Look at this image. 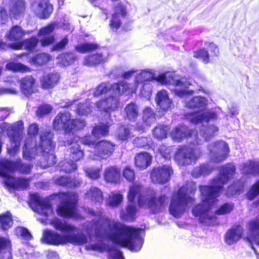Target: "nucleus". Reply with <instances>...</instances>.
<instances>
[{
  "mask_svg": "<svg viewBox=\"0 0 259 259\" xmlns=\"http://www.w3.org/2000/svg\"><path fill=\"white\" fill-rule=\"evenodd\" d=\"M89 212L92 215L100 217L99 220L94 223L96 235L107 234L113 243L122 247H127L131 250L141 247L143 240L139 230L126 226L107 217H101V211L96 212L91 210Z\"/></svg>",
  "mask_w": 259,
  "mask_h": 259,
  "instance_id": "obj_1",
  "label": "nucleus"
},
{
  "mask_svg": "<svg viewBox=\"0 0 259 259\" xmlns=\"http://www.w3.org/2000/svg\"><path fill=\"white\" fill-rule=\"evenodd\" d=\"M236 172V167L231 163L221 166L219 176L211 181L212 185H199L201 201L192 209V213L198 217L200 222L203 223L209 220L208 212L218 202L217 198L220 192L224 189V185L227 183Z\"/></svg>",
  "mask_w": 259,
  "mask_h": 259,
  "instance_id": "obj_2",
  "label": "nucleus"
},
{
  "mask_svg": "<svg viewBox=\"0 0 259 259\" xmlns=\"http://www.w3.org/2000/svg\"><path fill=\"white\" fill-rule=\"evenodd\" d=\"M50 225L56 230L60 231L63 235L51 230H46L44 233V241L49 245L58 246L71 243L81 245L88 241L85 235L82 233H75L77 228L74 225L58 218L52 219Z\"/></svg>",
  "mask_w": 259,
  "mask_h": 259,
  "instance_id": "obj_3",
  "label": "nucleus"
},
{
  "mask_svg": "<svg viewBox=\"0 0 259 259\" xmlns=\"http://www.w3.org/2000/svg\"><path fill=\"white\" fill-rule=\"evenodd\" d=\"M60 204L56 211L57 214L64 218H77L78 196L73 191L60 192L57 194Z\"/></svg>",
  "mask_w": 259,
  "mask_h": 259,
  "instance_id": "obj_4",
  "label": "nucleus"
},
{
  "mask_svg": "<svg viewBox=\"0 0 259 259\" xmlns=\"http://www.w3.org/2000/svg\"><path fill=\"white\" fill-rule=\"evenodd\" d=\"M206 104V100L203 97L196 96L190 99L187 103L188 107L199 111L188 114L191 122L197 124L203 122L208 123L210 120L217 119L215 112L209 110L203 111Z\"/></svg>",
  "mask_w": 259,
  "mask_h": 259,
  "instance_id": "obj_5",
  "label": "nucleus"
},
{
  "mask_svg": "<svg viewBox=\"0 0 259 259\" xmlns=\"http://www.w3.org/2000/svg\"><path fill=\"white\" fill-rule=\"evenodd\" d=\"M195 201L194 198L188 195L185 187H181L172 194L168 206L169 212L174 218H180L186 211L188 204Z\"/></svg>",
  "mask_w": 259,
  "mask_h": 259,
  "instance_id": "obj_6",
  "label": "nucleus"
},
{
  "mask_svg": "<svg viewBox=\"0 0 259 259\" xmlns=\"http://www.w3.org/2000/svg\"><path fill=\"white\" fill-rule=\"evenodd\" d=\"M53 133L47 130L42 132L39 136L38 148L44 157L47 167L52 166L56 163V156L53 153L55 147V143L53 141Z\"/></svg>",
  "mask_w": 259,
  "mask_h": 259,
  "instance_id": "obj_7",
  "label": "nucleus"
},
{
  "mask_svg": "<svg viewBox=\"0 0 259 259\" xmlns=\"http://www.w3.org/2000/svg\"><path fill=\"white\" fill-rule=\"evenodd\" d=\"M53 126L57 130L62 128L68 134L82 130L85 126V122L79 118L72 119L70 114L59 112L53 120Z\"/></svg>",
  "mask_w": 259,
  "mask_h": 259,
  "instance_id": "obj_8",
  "label": "nucleus"
},
{
  "mask_svg": "<svg viewBox=\"0 0 259 259\" xmlns=\"http://www.w3.org/2000/svg\"><path fill=\"white\" fill-rule=\"evenodd\" d=\"M201 153L199 149L192 148L187 145L179 146L175 154V159L182 165H189L192 162H196Z\"/></svg>",
  "mask_w": 259,
  "mask_h": 259,
  "instance_id": "obj_9",
  "label": "nucleus"
},
{
  "mask_svg": "<svg viewBox=\"0 0 259 259\" xmlns=\"http://www.w3.org/2000/svg\"><path fill=\"white\" fill-rule=\"evenodd\" d=\"M26 32L20 25H14L12 26L5 35L7 40L12 43L9 44V47L13 50H20L22 48L23 38Z\"/></svg>",
  "mask_w": 259,
  "mask_h": 259,
  "instance_id": "obj_10",
  "label": "nucleus"
},
{
  "mask_svg": "<svg viewBox=\"0 0 259 259\" xmlns=\"http://www.w3.org/2000/svg\"><path fill=\"white\" fill-rule=\"evenodd\" d=\"M32 165L23 163L20 159L15 160L5 159L0 162V168L8 171H17L21 174L27 175L30 173Z\"/></svg>",
  "mask_w": 259,
  "mask_h": 259,
  "instance_id": "obj_11",
  "label": "nucleus"
},
{
  "mask_svg": "<svg viewBox=\"0 0 259 259\" xmlns=\"http://www.w3.org/2000/svg\"><path fill=\"white\" fill-rule=\"evenodd\" d=\"M172 172L170 165H163L153 167L150 172V177L153 182L163 184L169 180Z\"/></svg>",
  "mask_w": 259,
  "mask_h": 259,
  "instance_id": "obj_12",
  "label": "nucleus"
},
{
  "mask_svg": "<svg viewBox=\"0 0 259 259\" xmlns=\"http://www.w3.org/2000/svg\"><path fill=\"white\" fill-rule=\"evenodd\" d=\"M23 130V124L22 121L11 124L6 130L7 136L10 138L11 141L15 144L13 148L8 150L11 153L14 150L16 151L20 147L22 141V134Z\"/></svg>",
  "mask_w": 259,
  "mask_h": 259,
  "instance_id": "obj_13",
  "label": "nucleus"
},
{
  "mask_svg": "<svg viewBox=\"0 0 259 259\" xmlns=\"http://www.w3.org/2000/svg\"><path fill=\"white\" fill-rule=\"evenodd\" d=\"M169 201V197L165 194L159 196H151L147 200L148 208L153 213H158L165 210Z\"/></svg>",
  "mask_w": 259,
  "mask_h": 259,
  "instance_id": "obj_14",
  "label": "nucleus"
},
{
  "mask_svg": "<svg viewBox=\"0 0 259 259\" xmlns=\"http://www.w3.org/2000/svg\"><path fill=\"white\" fill-rule=\"evenodd\" d=\"M20 91L26 97L30 98L37 92V81L32 75H26L18 80Z\"/></svg>",
  "mask_w": 259,
  "mask_h": 259,
  "instance_id": "obj_15",
  "label": "nucleus"
},
{
  "mask_svg": "<svg viewBox=\"0 0 259 259\" xmlns=\"http://www.w3.org/2000/svg\"><path fill=\"white\" fill-rule=\"evenodd\" d=\"M171 80L170 84L179 88L174 90L175 95L178 97L182 98L186 96L192 95L194 93L193 90H188L191 83L186 76H180L178 78L172 77Z\"/></svg>",
  "mask_w": 259,
  "mask_h": 259,
  "instance_id": "obj_16",
  "label": "nucleus"
},
{
  "mask_svg": "<svg viewBox=\"0 0 259 259\" xmlns=\"http://www.w3.org/2000/svg\"><path fill=\"white\" fill-rule=\"evenodd\" d=\"M119 105V99L114 96H109L102 98L96 103V106L98 109L109 115H110L111 112L118 108Z\"/></svg>",
  "mask_w": 259,
  "mask_h": 259,
  "instance_id": "obj_17",
  "label": "nucleus"
},
{
  "mask_svg": "<svg viewBox=\"0 0 259 259\" xmlns=\"http://www.w3.org/2000/svg\"><path fill=\"white\" fill-rule=\"evenodd\" d=\"M55 28V24L51 23L38 30L37 35L41 37L39 42L41 47L49 46L55 42V36L53 33Z\"/></svg>",
  "mask_w": 259,
  "mask_h": 259,
  "instance_id": "obj_18",
  "label": "nucleus"
},
{
  "mask_svg": "<svg viewBox=\"0 0 259 259\" xmlns=\"http://www.w3.org/2000/svg\"><path fill=\"white\" fill-rule=\"evenodd\" d=\"M247 226L248 230L252 234L245 237L244 240L250 244L251 249L256 255H259L258 253L252 245V243L255 242L257 245H259V219L255 218L250 220L248 222Z\"/></svg>",
  "mask_w": 259,
  "mask_h": 259,
  "instance_id": "obj_19",
  "label": "nucleus"
},
{
  "mask_svg": "<svg viewBox=\"0 0 259 259\" xmlns=\"http://www.w3.org/2000/svg\"><path fill=\"white\" fill-rule=\"evenodd\" d=\"M114 13L111 15L109 25L111 29L117 30L122 25L120 15L122 17H125L127 14L126 8L122 4L119 3L114 6Z\"/></svg>",
  "mask_w": 259,
  "mask_h": 259,
  "instance_id": "obj_20",
  "label": "nucleus"
},
{
  "mask_svg": "<svg viewBox=\"0 0 259 259\" xmlns=\"http://www.w3.org/2000/svg\"><path fill=\"white\" fill-rule=\"evenodd\" d=\"M127 193V198L130 203L135 202L137 198L138 205H142V201L144 198V188L143 185L140 182L131 183Z\"/></svg>",
  "mask_w": 259,
  "mask_h": 259,
  "instance_id": "obj_21",
  "label": "nucleus"
},
{
  "mask_svg": "<svg viewBox=\"0 0 259 259\" xmlns=\"http://www.w3.org/2000/svg\"><path fill=\"white\" fill-rule=\"evenodd\" d=\"M115 150V145L107 140L98 141L95 146V155L99 157L103 158L110 156Z\"/></svg>",
  "mask_w": 259,
  "mask_h": 259,
  "instance_id": "obj_22",
  "label": "nucleus"
},
{
  "mask_svg": "<svg viewBox=\"0 0 259 259\" xmlns=\"http://www.w3.org/2000/svg\"><path fill=\"white\" fill-rule=\"evenodd\" d=\"M142 122H137L136 130L144 131L147 127L150 126L156 120V114L150 107H145L143 111Z\"/></svg>",
  "mask_w": 259,
  "mask_h": 259,
  "instance_id": "obj_23",
  "label": "nucleus"
},
{
  "mask_svg": "<svg viewBox=\"0 0 259 259\" xmlns=\"http://www.w3.org/2000/svg\"><path fill=\"white\" fill-rule=\"evenodd\" d=\"M79 139L80 138L79 137L74 136L71 139L67 140L65 142V144L67 145L75 144L74 145L69 148L70 159L74 162L81 160L84 156L83 151L81 149L80 146L78 144H76Z\"/></svg>",
  "mask_w": 259,
  "mask_h": 259,
  "instance_id": "obj_24",
  "label": "nucleus"
},
{
  "mask_svg": "<svg viewBox=\"0 0 259 259\" xmlns=\"http://www.w3.org/2000/svg\"><path fill=\"white\" fill-rule=\"evenodd\" d=\"M155 101L159 109L162 111L166 112L174 107L172 101L169 98L166 90H162L158 91L156 95Z\"/></svg>",
  "mask_w": 259,
  "mask_h": 259,
  "instance_id": "obj_25",
  "label": "nucleus"
},
{
  "mask_svg": "<svg viewBox=\"0 0 259 259\" xmlns=\"http://www.w3.org/2000/svg\"><path fill=\"white\" fill-rule=\"evenodd\" d=\"M60 79V76L57 72L44 74L40 78V87L45 90L52 89L58 84Z\"/></svg>",
  "mask_w": 259,
  "mask_h": 259,
  "instance_id": "obj_26",
  "label": "nucleus"
},
{
  "mask_svg": "<svg viewBox=\"0 0 259 259\" xmlns=\"http://www.w3.org/2000/svg\"><path fill=\"white\" fill-rule=\"evenodd\" d=\"M12 5L9 9L11 19L15 20L23 17L26 12V3L25 0H14L11 1Z\"/></svg>",
  "mask_w": 259,
  "mask_h": 259,
  "instance_id": "obj_27",
  "label": "nucleus"
},
{
  "mask_svg": "<svg viewBox=\"0 0 259 259\" xmlns=\"http://www.w3.org/2000/svg\"><path fill=\"white\" fill-rule=\"evenodd\" d=\"M106 182L111 184H118L121 182L120 168L116 165H110L106 167L103 174Z\"/></svg>",
  "mask_w": 259,
  "mask_h": 259,
  "instance_id": "obj_28",
  "label": "nucleus"
},
{
  "mask_svg": "<svg viewBox=\"0 0 259 259\" xmlns=\"http://www.w3.org/2000/svg\"><path fill=\"white\" fill-rule=\"evenodd\" d=\"M192 131L187 126L179 125L175 127L169 133L171 138L178 142L191 137Z\"/></svg>",
  "mask_w": 259,
  "mask_h": 259,
  "instance_id": "obj_29",
  "label": "nucleus"
},
{
  "mask_svg": "<svg viewBox=\"0 0 259 259\" xmlns=\"http://www.w3.org/2000/svg\"><path fill=\"white\" fill-rule=\"evenodd\" d=\"M243 233V229L241 225L233 226L225 234V242L228 245L233 244L242 237Z\"/></svg>",
  "mask_w": 259,
  "mask_h": 259,
  "instance_id": "obj_30",
  "label": "nucleus"
},
{
  "mask_svg": "<svg viewBox=\"0 0 259 259\" xmlns=\"http://www.w3.org/2000/svg\"><path fill=\"white\" fill-rule=\"evenodd\" d=\"M215 153L213 159L216 162H220L224 160L227 157V154L229 151L228 144L226 142L218 141L213 144Z\"/></svg>",
  "mask_w": 259,
  "mask_h": 259,
  "instance_id": "obj_31",
  "label": "nucleus"
},
{
  "mask_svg": "<svg viewBox=\"0 0 259 259\" xmlns=\"http://www.w3.org/2000/svg\"><path fill=\"white\" fill-rule=\"evenodd\" d=\"M152 156L146 152L137 153L135 157V166L140 170L146 169L150 165Z\"/></svg>",
  "mask_w": 259,
  "mask_h": 259,
  "instance_id": "obj_32",
  "label": "nucleus"
},
{
  "mask_svg": "<svg viewBox=\"0 0 259 259\" xmlns=\"http://www.w3.org/2000/svg\"><path fill=\"white\" fill-rule=\"evenodd\" d=\"M53 11V7L50 0H39L37 4V12L40 15V18L47 19L50 17Z\"/></svg>",
  "mask_w": 259,
  "mask_h": 259,
  "instance_id": "obj_33",
  "label": "nucleus"
},
{
  "mask_svg": "<svg viewBox=\"0 0 259 259\" xmlns=\"http://www.w3.org/2000/svg\"><path fill=\"white\" fill-rule=\"evenodd\" d=\"M139 115V108L134 102L127 104L124 109V118L130 121L137 120Z\"/></svg>",
  "mask_w": 259,
  "mask_h": 259,
  "instance_id": "obj_34",
  "label": "nucleus"
},
{
  "mask_svg": "<svg viewBox=\"0 0 259 259\" xmlns=\"http://www.w3.org/2000/svg\"><path fill=\"white\" fill-rule=\"evenodd\" d=\"M137 207L133 203H129L125 207V210L120 212V217L126 222H133L136 218Z\"/></svg>",
  "mask_w": 259,
  "mask_h": 259,
  "instance_id": "obj_35",
  "label": "nucleus"
},
{
  "mask_svg": "<svg viewBox=\"0 0 259 259\" xmlns=\"http://www.w3.org/2000/svg\"><path fill=\"white\" fill-rule=\"evenodd\" d=\"M85 196L95 203H101L103 200V192L96 187H91L85 193Z\"/></svg>",
  "mask_w": 259,
  "mask_h": 259,
  "instance_id": "obj_36",
  "label": "nucleus"
},
{
  "mask_svg": "<svg viewBox=\"0 0 259 259\" xmlns=\"http://www.w3.org/2000/svg\"><path fill=\"white\" fill-rule=\"evenodd\" d=\"M129 90L128 84L125 81L120 80L111 84V92L115 97H119Z\"/></svg>",
  "mask_w": 259,
  "mask_h": 259,
  "instance_id": "obj_37",
  "label": "nucleus"
},
{
  "mask_svg": "<svg viewBox=\"0 0 259 259\" xmlns=\"http://www.w3.org/2000/svg\"><path fill=\"white\" fill-rule=\"evenodd\" d=\"M55 183L59 186L65 188H76L79 185V183L76 180L67 176H59L54 181Z\"/></svg>",
  "mask_w": 259,
  "mask_h": 259,
  "instance_id": "obj_38",
  "label": "nucleus"
},
{
  "mask_svg": "<svg viewBox=\"0 0 259 259\" xmlns=\"http://www.w3.org/2000/svg\"><path fill=\"white\" fill-rule=\"evenodd\" d=\"M51 60V56L45 53L35 54L29 60V62L35 66H42L47 64Z\"/></svg>",
  "mask_w": 259,
  "mask_h": 259,
  "instance_id": "obj_39",
  "label": "nucleus"
},
{
  "mask_svg": "<svg viewBox=\"0 0 259 259\" xmlns=\"http://www.w3.org/2000/svg\"><path fill=\"white\" fill-rule=\"evenodd\" d=\"M109 125L107 123L101 122L96 125L92 130V134L95 138L105 137L109 135Z\"/></svg>",
  "mask_w": 259,
  "mask_h": 259,
  "instance_id": "obj_40",
  "label": "nucleus"
},
{
  "mask_svg": "<svg viewBox=\"0 0 259 259\" xmlns=\"http://www.w3.org/2000/svg\"><path fill=\"white\" fill-rule=\"evenodd\" d=\"M6 69L13 72L27 73L30 72L32 69L21 63L9 62L6 65Z\"/></svg>",
  "mask_w": 259,
  "mask_h": 259,
  "instance_id": "obj_41",
  "label": "nucleus"
},
{
  "mask_svg": "<svg viewBox=\"0 0 259 259\" xmlns=\"http://www.w3.org/2000/svg\"><path fill=\"white\" fill-rule=\"evenodd\" d=\"M13 224V217L9 211L0 214V227L2 230H9L12 227Z\"/></svg>",
  "mask_w": 259,
  "mask_h": 259,
  "instance_id": "obj_42",
  "label": "nucleus"
},
{
  "mask_svg": "<svg viewBox=\"0 0 259 259\" xmlns=\"http://www.w3.org/2000/svg\"><path fill=\"white\" fill-rule=\"evenodd\" d=\"M244 189V183L240 180L233 181L228 186L227 189L228 195H234L241 193Z\"/></svg>",
  "mask_w": 259,
  "mask_h": 259,
  "instance_id": "obj_43",
  "label": "nucleus"
},
{
  "mask_svg": "<svg viewBox=\"0 0 259 259\" xmlns=\"http://www.w3.org/2000/svg\"><path fill=\"white\" fill-rule=\"evenodd\" d=\"M10 172L6 170L2 169L0 168V176L5 178V185L9 189H18V185H17V178L8 175V173Z\"/></svg>",
  "mask_w": 259,
  "mask_h": 259,
  "instance_id": "obj_44",
  "label": "nucleus"
},
{
  "mask_svg": "<svg viewBox=\"0 0 259 259\" xmlns=\"http://www.w3.org/2000/svg\"><path fill=\"white\" fill-rule=\"evenodd\" d=\"M169 128L167 125L158 124L153 130L152 133L154 137L158 139H163L166 138Z\"/></svg>",
  "mask_w": 259,
  "mask_h": 259,
  "instance_id": "obj_45",
  "label": "nucleus"
},
{
  "mask_svg": "<svg viewBox=\"0 0 259 259\" xmlns=\"http://www.w3.org/2000/svg\"><path fill=\"white\" fill-rule=\"evenodd\" d=\"M99 49V46L97 44L85 42L77 45L75 50L77 52L84 54L96 51Z\"/></svg>",
  "mask_w": 259,
  "mask_h": 259,
  "instance_id": "obj_46",
  "label": "nucleus"
},
{
  "mask_svg": "<svg viewBox=\"0 0 259 259\" xmlns=\"http://www.w3.org/2000/svg\"><path fill=\"white\" fill-rule=\"evenodd\" d=\"M135 146L138 148H150L153 144L150 137H140L136 138L133 141Z\"/></svg>",
  "mask_w": 259,
  "mask_h": 259,
  "instance_id": "obj_47",
  "label": "nucleus"
},
{
  "mask_svg": "<svg viewBox=\"0 0 259 259\" xmlns=\"http://www.w3.org/2000/svg\"><path fill=\"white\" fill-rule=\"evenodd\" d=\"M212 168L208 164H200L193 169L192 175L194 178H198L202 175H209L212 171Z\"/></svg>",
  "mask_w": 259,
  "mask_h": 259,
  "instance_id": "obj_48",
  "label": "nucleus"
},
{
  "mask_svg": "<svg viewBox=\"0 0 259 259\" xmlns=\"http://www.w3.org/2000/svg\"><path fill=\"white\" fill-rule=\"evenodd\" d=\"M38 41L39 40L36 36H31L29 38L22 40L21 41L22 48L24 47L25 50L32 52L35 50Z\"/></svg>",
  "mask_w": 259,
  "mask_h": 259,
  "instance_id": "obj_49",
  "label": "nucleus"
},
{
  "mask_svg": "<svg viewBox=\"0 0 259 259\" xmlns=\"http://www.w3.org/2000/svg\"><path fill=\"white\" fill-rule=\"evenodd\" d=\"M130 130L127 125L121 124L117 128L116 137L119 140L124 141L130 136Z\"/></svg>",
  "mask_w": 259,
  "mask_h": 259,
  "instance_id": "obj_50",
  "label": "nucleus"
},
{
  "mask_svg": "<svg viewBox=\"0 0 259 259\" xmlns=\"http://www.w3.org/2000/svg\"><path fill=\"white\" fill-rule=\"evenodd\" d=\"M193 57L202 60L203 63L207 64L210 62V55L208 51L205 48H200L193 52Z\"/></svg>",
  "mask_w": 259,
  "mask_h": 259,
  "instance_id": "obj_51",
  "label": "nucleus"
},
{
  "mask_svg": "<svg viewBox=\"0 0 259 259\" xmlns=\"http://www.w3.org/2000/svg\"><path fill=\"white\" fill-rule=\"evenodd\" d=\"M111 92V84L109 82H103L100 83L95 88L94 95L95 96L99 97L104 94Z\"/></svg>",
  "mask_w": 259,
  "mask_h": 259,
  "instance_id": "obj_52",
  "label": "nucleus"
},
{
  "mask_svg": "<svg viewBox=\"0 0 259 259\" xmlns=\"http://www.w3.org/2000/svg\"><path fill=\"white\" fill-rule=\"evenodd\" d=\"M103 61L104 59L101 53L90 55L85 59V63L88 65H97Z\"/></svg>",
  "mask_w": 259,
  "mask_h": 259,
  "instance_id": "obj_53",
  "label": "nucleus"
},
{
  "mask_svg": "<svg viewBox=\"0 0 259 259\" xmlns=\"http://www.w3.org/2000/svg\"><path fill=\"white\" fill-rule=\"evenodd\" d=\"M234 205L232 202H226L217 209L214 213L217 215H226L230 213L234 209Z\"/></svg>",
  "mask_w": 259,
  "mask_h": 259,
  "instance_id": "obj_54",
  "label": "nucleus"
},
{
  "mask_svg": "<svg viewBox=\"0 0 259 259\" xmlns=\"http://www.w3.org/2000/svg\"><path fill=\"white\" fill-rule=\"evenodd\" d=\"M123 178L129 183L135 182L136 174L134 168L130 166H125L122 171Z\"/></svg>",
  "mask_w": 259,
  "mask_h": 259,
  "instance_id": "obj_55",
  "label": "nucleus"
},
{
  "mask_svg": "<svg viewBox=\"0 0 259 259\" xmlns=\"http://www.w3.org/2000/svg\"><path fill=\"white\" fill-rule=\"evenodd\" d=\"M258 195H259V179L251 186L246 194L247 198L250 200L254 199Z\"/></svg>",
  "mask_w": 259,
  "mask_h": 259,
  "instance_id": "obj_56",
  "label": "nucleus"
},
{
  "mask_svg": "<svg viewBox=\"0 0 259 259\" xmlns=\"http://www.w3.org/2000/svg\"><path fill=\"white\" fill-rule=\"evenodd\" d=\"M75 111L79 115L86 116L91 112V107L86 103H79L77 105Z\"/></svg>",
  "mask_w": 259,
  "mask_h": 259,
  "instance_id": "obj_57",
  "label": "nucleus"
},
{
  "mask_svg": "<svg viewBox=\"0 0 259 259\" xmlns=\"http://www.w3.org/2000/svg\"><path fill=\"white\" fill-rule=\"evenodd\" d=\"M52 110V107L48 104H42L39 105L36 111V115L38 117H43L50 113Z\"/></svg>",
  "mask_w": 259,
  "mask_h": 259,
  "instance_id": "obj_58",
  "label": "nucleus"
},
{
  "mask_svg": "<svg viewBox=\"0 0 259 259\" xmlns=\"http://www.w3.org/2000/svg\"><path fill=\"white\" fill-rule=\"evenodd\" d=\"M245 166L247 168L246 174L254 176L259 174V163L255 161H251Z\"/></svg>",
  "mask_w": 259,
  "mask_h": 259,
  "instance_id": "obj_59",
  "label": "nucleus"
},
{
  "mask_svg": "<svg viewBox=\"0 0 259 259\" xmlns=\"http://www.w3.org/2000/svg\"><path fill=\"white\" fill-rule=\"evenodd\" d=\"M68 43V39L66 35L64 36L58 42L55 43L52 47V50L59 51L64 49Z\"/></svg>",
  "mask_w": 259,
  "mask_h": 259,
  "instance_id": "obj_60",
  "label": "nucleus"
},
{
  "mask_svg": "<svg viewBox=\"0 0 259 259\" xmlns=\"http://www.w3.org/2000/svg\"><path fill=\"white\" fill-rule=\"evenodd\" d=\"M16 233L26 240H30L32 238V236L28 230L24 227H17Z\"/></svg>",
  "mask_w": 259,
  "mask_h": 259,
  "instance_id": "obj_61",
  "label": "nucleus"
},
{
  "mask_svg": "<svg viewBox=\"0 0 259 259\" xmlns=\"http://www.w3.org/2000/svg\"><path fill=\"white\" fill-rule=\"evenodd\" d=\"M62 170L66 173H69L76 170L77 166L74 161H64L62 165Z\"/></svg>",
  "mask_w": 259,
  "mask_h": 259,
  "instance_id": "obj_62",
  "label": "nucleus"
},
{
  "mask_svg": "<svg viewBox=\"0 0 259 259\" xmlns=\"http://www.w3.org/2000/svg\"><path fill=\"white\" fill-rule=\"evenodd\" d=\"M122 200V196L120 194H114L109 197V204L112 207L117 206Z\"/></svg>",
  "mask_w": 259,
  "mask_h": 259,
  "instance_id": "obj_63",
  "label": "nucleus"
},
{
  "mask_svg": "<svg viewBox=\"0 0 259 259\" xmlns=\"http://www.w3.org/2000/svg\"><path fill=\"white\" fill-rule=\"evenodd\" d=\"M100 168H89L85 170L86 175L91 179L96 180L100 176Z\"/></svg>",
  "mask_w": 259,
  "mask_h": 259,
  "instance_id": "obj_64",
  "label": "nucleus"
}]
</instances>
